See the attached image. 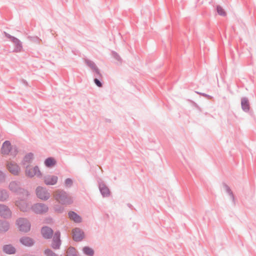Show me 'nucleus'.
Segmentation results:
<instances>
[{
	"instance_id": "1",
	"label": "nucleus",
	"mask_w": 256,
	"mask_h": 256,
	"mask_svg": "<svg viewBox=\"0 0 256 256\" xmlns=\"http://www.w3.org/2000/svg\"><path fill=\"white\" fill-rule=\"evenodd\" d=\"M54 199L63 205H69L73 202L72 198L66 191L58 190L54 194Z\"/></svg>"
},
{
	"instance_id": "2",
	"label": "nucleus",
	"mask_w": 256,
	"mask_h": 256,
	"mask_svg": "<svg viewBox=\"0 0 256 256\" xmlns=\"http://www.w3.org/2000/svg\"><path fill=\"white\" fill-rule=\"evenodd\" d=\"M9 188L10 191L20 196L24 195L28 197L29 195L28 192L22 188L20 183L18 181H12L9 184Z\"/></svg>"
},
{
	"instance_id": "3",
	"label": "nucleus",
	"mask_w": 256,
	"mask_h": 256,
	"mask_svg": "<svg viewBox=\"0 0 256 256\" xmlns=\"http://www.w3.org/2000/svg\"><path fill=\"white\" fill-rule=\"evenodd\" d=\"M4 35L8 38H9L12 42L14 44V48L13 50V52H20L22 51V44L21 41L18 40V38L11 36L9 34L6 32H4Z\"/></svg>"
},
{
	"instance_id": "4",
	"label": "nucleus",
	"mask_w": 256,
	"mask_h": 256,
	"mask_svg": "<svg viewBox=\"0 0 256 256\" xmlns=\"http://www.w3.org/2000/svg\"><path fill=\"white\" fill-rule=\"evenodd\" d=\"M16 224L18 226L19 230L21 232H26L30 229V224L26 218H18L16 220Z\"/></svg>"
},
{
	"instance_id": "5",
	"label": "nucleus",
	"mask_w": 256,
	"mask_h": 256,
	"mask_svg": "<svg viewBox=\"0 0 256 256\" xmlns=\"http://www.w3.org/2000/svg\"><path fill=\"white\" fill-rule=\"evenodd\" d=\"M10 152L11 154L14 156H16L17 154L16 149L15 148L14 152H13L10 142L8 140H6L2 144L1 148L2 154L4 155H8Z\"/></svg>"
},
{
	"instance_id": "6",
	"label": "nucleus",
	"mask_w": 256,
	"mask_h": 256,
	"mask_svg": "<svg viewBox=\"0 0 256 256\" xmlns=\"http://www.w3.org/2000/svg\"><path fill=\"white\" fill-rule=\"evenodd\" d=\"M36 194L37 196L42 200H46L50 198V194L46 188L38 186L36 189Z\"/></svg>"
},
{
	"instance_id": "7",
	"label": "nucleus",
	"mask_w": 256,
	"mask_h": 256,
	"mask_svg": "<svg viewBox=\"0 0 256 256\" xmlns=\"http://www.w3.org/2000/svg\"><path fill=\"white\" fill-rule=\"evenodd\" d=\"M26 175L30 178H32L34 176H36L38 177L42 176L41 172L38 166L31 168L30 166H27L26 167Z\"/></svg>"
},
{
	"instance_id": "8",
	"label": "nucleus",
	"mask_w": 256,
	"mask_h": 256,
	"mask_svg": "<svg viewBox=\"0 0 256 256\" xmlns=\"http://www.w3.org/2000/svg\"><path fill=\"white\" fill-rule=\"evenodd\" d=\"M32 209L36 214H42L47 212L48 208V206L44 204L37 203L34 204L32 206Z\"/></svg>"
},
{
	"instance_id": "9",
	"label": "nucleus",
	"mask_w": 256,
	"mask_h": 256,
	"mask_svg": "<svg viewBox=\"0 0 256 256\" xmlns=\"http://www.w3.org/2000/svg\"><path fill=\"white\" fill-rule=\"evenodd\" d=\"M60 232L59 231H56L54 233L51 246L52 248L58 250L60 248L61 245V240H60Z\"/></svg>"
},
{
	"instance_id": "10",
	"label": "nucleus",
	"mask_w": 256,
	"mask_h": 256,
	"mask_svg": "<svg viewBox=\"0 0 256 256\" xmlns=\"http://www.w3.org/2000/svg\"><path fill=\"white\" fill-rule=\"evenodd\" d=\"M12 212L10 209L6 205L0 204V216L5 218H9L11 216Z\"/></svg>"
},
{
	"instance_id": "11",
	"label": "nucleus",
	"mask_w": 256,
	"mask_h": 256,
	"mask_svg": "<svg viewBox=\"0 0 256 256\" xmlns=\"http://www.w3.org/2000/svg\"><path fill=\"white\" fill-rule=\"evenodd\" d=\"M73 239L76 242L81 241L84 238V232L80 228H75L72 230Z\"/></svg>"
},
{
	"instance_id": "12",
	"label": "nucleus",
	"mask_w": 256,
	"mask_h": 256,
	"mask_svg": "<svg viewBox=\"0 0 256 256\" xmlns=\"http://www.w3.org/2000/svg\"><path fill=\"white\" fill-rule=\"evenodd\" d=\"M26 198L22 195L20 197V200L16 202V205L22 212H26L28 208V205L24 201Z\"/></svg>"
},
{
	"instance_id": "13",
	"label": "nucleus",
	"mask_w": 256,
	"mask_h": 256,
	"mask_svg": "<svg viewBox=\"0 0 256 256\" xmlns=\"http://www.w3.org/2000/svg\"><path fill=\"white\" fill-rule=\"evenodd\" d=\"M7 168L10 173L14 175L17 176L20 172L19 166L14 162H9L7 164Z\"/></svg>"
},
{
	"instance_id": "14",
	"label": "nucleus",
	"mask_w": 256,
	"mask_h": 256,
	"mask_svg": "<svg viewBox=\"0 0 256 256\" xmlns=\"http://www.w3.org/2000/svg\"><path fill=\"white\" fill-rule=\"evenodd\" d=\"M44 180L46 185H54L58 182V178L56 176L48 175L44 177Z\"/></svg>"
},
{
	"instance_id": "15",
	"label": "nucleus",
	"mask_w": 256,
	"mask_h": 256,
	"mask_svg": "<svg viewBox=\"0 0 256 256\" xmlns=\"http://www.w3.org/2000/svg\"><path fill=\"white\" fill-rule=\"evenodd\" d=\"M98 188L103 197H108L110 195V190L104 182H99Z\"/></svg>"
},
{
	"instance_id": "16",
	"label": "nucleus",
	"mask_w": 256,
	"mask_h": 256,
	"mask_svg": "<svg viewBox=\"0 0 256 256\" xmlns=\"http://www.w3.org/2000/svg\"><path fill=\"white\" fill-rule=\"evenodd\" d=\"M41 233L44 238L50 239L52 238L53 230L51 228L46 226L42 228Z\"/></svg>"
},
{
	"instance_id": "17",
	"label": "nucleus",
	"mask_w": 256,
	"mask_h": 256,
	"mask_svg": "<svg viewBox=\"0 0 256 256\" xmlns=\"http://www.w3.org/2000/svg\"><path fill=\"white\" fill-rule=\"evenodd\" d=\"M34 158V154L32 152H29L26 154L22 161V164L26 167L27 166H29Z\"/></svg>"
},
{
	"instance_id": "18",
	"label": "nucleus",
	"mask_w": 256,
	"mask_h": 256,
	"mask_svg": "<svg viewBox=\"0 0 256 256\" xmlns=\"http://www.w3.org/2000/svg\"><path fill=\"white\" fill-rule=\"evenodd\" d=\"M20 241L23 245L27 246H31L34 243V240L32 238L28 236L22 237Z\"/></svg>"
},
{
	"instance_id": "19",
	"label": "nucleus",
	"mask_w": 256,
	"mask_h": 256,
	"mask_svg": "<svg viewBox=\"0 0 256 256\" xmlns=\"http://www.w3.org/2000/svg\"><path fill=\"white\" fill-rule=\"evenodd\" d=\"M241 106L244 112H248L250 110V103L247 98L244 97L242 98Z\"/></svg>"
},
{
	"instance_id": "20",
	"label": "nucleus",
	"mask_w": 256,
	"mask_h": 256,
	"mask_svg": "<svg viewBox=\"0 0 256 256\" xmlns=\"http://www.w3.org/2000/svg\"><path fill=\"white\" fill-rule=\"evenodd\" d=\"M3 252L8 254H14L16 252V248L12 244H6L2 247Z\"/></svg>"
},
{
	"instance_id": "21",
	"label": "nucleus",
	"mask_w": 256,
	"mask_h": 256,
	"mask_svg": "<svg viewBox=\"0 0 256 256\" xmlns=\"http://www.w3.org/2000/svg\"><path fill=\"white\" fill-rule=\"evenodd\" d=\"M68 215L70 218L75 222L80 223L82 222V218L74 212L70 211L68 212Z\"/></svg>"
},
{
	"instance_id": "22",
	"label": "nucleus",
	"mask_w": 256,
	"mask_h": 256,
	"mask_svg": "<svg viewBox=\"0 0 256 256\" xmlns=\"http://www.w3.org/2000/svg\"><path fill=\"white\" fill-rule=\"evenodd\" d=\"M9 228L10 224L8 222L0 220V232H6Z\"/></svg>"
},
{
	"instance_id": "23",
	"label": "nucleus",
	"mask_w": 256,
	"mask_h": 256,
	"mask_svg": "<svg viewBox=\"0 0 256 256\" xmlns=\"http://www.w3.org/2000/svg\"><path fill=\"white\" fill-rule=\"evenodd\" d=\"M44 164L47 167H52L56 164V161L52 158H48L46 159Z\"/></svg>"
},
{
	"instance_id": "24",
	"label": "nucleus",
	"mask_w": 256,
	"mask_h": 256,
	"mask_svg": "<svg viewBox=\"0 0 256 256\" xmlns=\"http://www.w3.org/2000/svg\"><path fill=\"white\" fill-rule=\"evenodd\" d=\"M83 252L88 256H93L94 254V250L88 247V246H84L82 248Z\"/></svg>"
},
{
	"instance_id": "25",
	"label": "nucleus",
	"mask_w": 256,
	"mask_h": 256,
	"mask_svg": "<svg viewBox=\"0 0 256 256\" xmlns=\"http://www.w3.org/2000/svg\"><path fill=\"white\" fill-rule=\"evenodd\" d=\"M8 198V194L5 190H0V200L4 202Z\"/></svg>"
},
{
	"instance_id": "26",
	"label": "nucleus",
	"mask_w": 256,
	"mask_h": 256,
	"mask_svg": "<svg viewBox=\"0 0 256 256\" xmlns=\"http://www.w3.org/2000/svg\"><path fill=\"white\" fill-rule=\"evenodd\" d=\"M66 256H78L76 250L74 247H70L66 251Z\"/></svg>"
},
{
	"instance_id": "27",
	"label": "nucleus",
	"mask_w": 256,
	"mask_h": 256,
	"mask_svg": "<svg viewBox=\"0 0 256 256\" xmlns=\"http://www.w3.org/2000/svg\"><path fill=\"white\" fill-rule=\"evenodd\" d=\"M84 62L86 65L89 66L92 70H94L98 68L94 62L90 60L85 59Z\"/></svg>"
},
{
	"instance_id": "28",
	"label": "nucleus",
	"mask_w": 256,
	"mask_h": 256,
	"mask_svg": "<svg viewBox=\"0 0 256 256\" xmlns=\"http://www.w3.org/2000/svg\"><path fill=\"white\" fill-rule=\"evenodd\" d=\"M224 186L226 192L231 197V198L232 200V201L234 203L235 202L234 196V195L233 192L232 191L231 189L227 184H224Z\"/></svg>"
},
{
	"instance_id": "29",
	"label": "nucleus",
	"mask_w": 256,
	"mask_h": 256,
	"mask_svg": "<svg viewBox=\"0 0 256 256\" xmlns=\"http://www.w3.org/2000/svg\"><path fill=\"white\" fill-rule=\"evenodd\" d=\"M73 184V180L70 178H67L64 182V185L66 188H70Z\"/></svg>"
},
{
	"instance_id": "30",
	"label": "nucleus",
	"mask_w": 256,
	"mask_h": 256,
	"mask_svg": "<svg viewBox=\"0 0 256 256\" xmlns=\"http://www.w3.org/2000/svg\"><path fill=\"white\" fill-rule=\"evenodd\" d=\"M44 254L46 256H58V254H56L52 250L49 248H47L44 250Z\"/></svg>"
},
{
	"instance_id": "31",
	"label": "nucleus",
	"mask_w": 256,
	"mask_h": 256,
	"mask_svg": "<svg viewBox=\"0 0 256 256\" xmlns=\"http://www.w3.org/2000/svg\"><path fill=\"white\" fill-rule=\"evenodd\" d=\"M216 10H217V12L219 15L222 16H225L226 15V13L224 10L220 6H217Z\"/></svg>"
},
{
	"instance_id": "32",
	"label": "nucleus",
	"mask_w": 256,
	"mask_h": 256,
	"mask_svg": "<svg viewBox=\"0 0 256 256\" xmlns=\"http://www.w3.org/2000/svg\"><path fill=\"white\" fill-rule=\"evenodd\" d=\"M54 210L58 213H62L64 210V208L60 205L56 204L54 206Z\"/></svg>"
},
{
	"instance_id": "33",
	"label": "nucleus",
	"mask_w": 256,
	"mask_h": 256,
	"mask_svg": "<svg viewBox=\"0 0 256 256\" xmlns=\"http://www.w3.org/2000/svg\"><path fill=\"white\" fill-rule=\"evenodd\" d=\"M112 56L118 61L122 62V58H121L120 56L116 52H114V51L112 52Z\"/></svg>"
},
{
	"instance_id": "34",
	"label": "nucleus",
	"mask_w": 256,
	"mask_h": 256,
	"mask_svg": "<svg viewBox=\"0 0 256 256\" xmlns=\"http://www.w3.org/2000/svg\"><path fill=\"white\" fill-rule=\"evenodd\" d=\"M93 72H95L94 76L96 77H98V78H100L102 77V75L100 74V70L98 68H96L94 70H93Z\"/></svg>"
},
{
	"instance_id": "35",
	"label": "nucleus",
	"mask_w": 256,
	"mask_h": 256,
	"mask_svg": "<svg viewBox=\"0 0 256 256\" xmlns=\"http://www.w3.org/2000/svg\"><path fill=\"white\" fill-rule=\"evenodd\" d=\"M6 176L5 174L0 170V183L3 182L5 180Z\"/></svg>"
},
{
	"instance_id": "36",
	"label": "nucleus",
	"mask_w": 256,
	"mask_h": 256,
	"mask_svg": "<svg viewBox=\"0 0 256 256\" xmlns=\"http://www.w3.org/2000/svg\"><path fill=\"white\" fill-rule=\"evenodd\" d=\"M28 38L32 41V42H39L40 40H41L37 36H28Z\"/></svg>"
},
{
	"instance_id": "37",
	"label": "nucleus",
	"mask_w": 256,
	"mask_h": 256,
	"mask_svg": "<svg viewBox=\"0 0 256 256\" xmlns=\"http://www.w3.org/2000/svg\"><path fill=\"white\" fill-rule=\"evenodd\" d=\"M94 82L100 88L102 87V83L97 78H95L94 79Z\"/></svg>"
},
{
	"instance_id": "38",
	"label": "nucleus",
	"mask_w": 256,
	"mask_h": 256,
	"mask_svg": "<svg viewBox=\"0 0 256 256\" xmlns=\"http://www.w3.org/2000/svg\"><path fill=\"white\" fill-rule=\"evenodd\" d=\"M196 93L200 94V96H202L206 98H208V100H210V99L212 98L211 96L208 95L205 93L200 92H196Z\"/></svg>"
}]
</instances>
